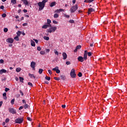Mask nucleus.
I'll use <instances>...</instances> for the list:
<instances>
[{
  "label": "nucleus",
  "mask_w": 127,
  "mask_h": 127,
  "mask_svg": "<svg viewBox=\"0 0 127 127\" xmlns=\"http://www.w3.org/2000/svg\"><path fill=\"white\" fill-rule=\"evenodd\" d=\"M35 65H36V64L34 62H32L31 63L30 66L31 68H32L33 70H35Z\"/></svg>",
  "instance_id": "9"
},
{
  "label": "nucleus",
  "mask_w": 127,
  "mask_h": 127,
  "mask_svg": "<svg viewBox=\"0 0 127 127\" xmlns=\"http://www.w3.org/2000/svg\"><path fill=\"white\" fill-rule=\"evenodd\" d=\"M94 1V0H85L84 1V2H86L88 3H90L91 2H93V1Z\"/></svg>",
  "instance_id": "19"
},
{
  "label": "nucleus",
  "mask_w": 127,
  "mask_h": 127,
  "mask_svg": "<svg viewBox=\"0 0 127 127\" xmlns=\"http://www.w3.org/2000/svg\"><path fill=\"white\" fill-rule=\"evenodd\" d=\"M44 39H45V40H49V37L44 36Z\"/></svg>",
  "instance_id": "37"
},
{
  "label": "nucleus",
  "mask_w": 127,
  "mask_h": 127,
  "mask_svg": "<svg viewBox=\"0 0 127 127\" xmlns=\"http://www.w3.org/2000/svg\"><path fill=\"white\" fill-rule=\"evenodd\" d=\"M28 76L31 79H32V78H34V79H35V76H34V74H33L29 73Z\"/></svg>",
  "instance_id": "18"
},
{
  "label": "nucleus",
  "mask_w": 127,
  "mask_h": 127,
  "mask_svg": "<svg viewBox=\"0 0 127 127\" xmlns=\"http://www.w3.org/2000/svg\"><path fill=\"white\" fill-rule=\"evenodd\" d=\"M8 111L11 114H12V115H14V114H16V110H15L13 108H9L8 109Z\"/></svg>",
  "instance_id": "6"
},
{
  "label": "nucleus",
  "mask_w": 127,
  "mask_h": 127,
  "mask_svg": "<svg viewBox=\"0 0 127 127\" xmlns=\"http://www.w3.org/2000/svg\"><path fill=\"white\" fill-rule=\"evenodd\" d=\"M77 75L78 77H82V72H79Z\"/></svg>",
  "instance_id": "48"
},
{
  "label": "nucleus",
  "mask_w": 127,
  "mask_h": 127,
  "mask_svg": "<svg viewBox=\"0 0 127 127\" xmlns=\"http://www.w3.org/2000/svg\"><path fill=\"white\" fill-rule=\"evenodd\" d=\"M28 105H27V104H25L24 105V108L25 110H26V109H28Z\"/></svg>",
  "instance_id": "31"
},
{
  "label": "nucleus",
  "mask_w": 127,
  "mask_h": 127,
  "mask_svg": "<svg viewBox=\"0 0 127 127\" xmlns=\"http://www.w3.org/2000/svg\"><path fill=\"white\" fill-rule=\"evenodd\" d=\"M6 16V14L5 13H3L2 14V17H5Z\"/></svg>",
  "instance_id": "53"
},
{
  "label": "nucleus",
  "mask_w": 127,
  "mask_h": 127,
  "mask_svg": "<svg viewBox=\"0 0 127 127\" xmlns=\"http://www.w3.org/2000/svg\"><path fill=\"white\" fill-rule=\"evenodd\" d=\"M3 73H6V70L4 69H1L0 70V74L1 75L2 74H3Z\"/></svg>",
  "instance_id": "17"
},
{
  "label": "nucleus",
  "mask_w": 127,
  "mask_h": 127,
  "mask_svg": "<svg viewBox=\"0 0 127 127\" xmlns=\"http://www.w3.org/2000/svg\"><path fill=\"white\" fill-rule=\"evenodd\" d=\"M40 54H41V55H44L45 54V52H44L43 51H41L40 52Z\"/></svg>",
  "instance_id": "36"
},
{
  "label": "nucleus",
  "mask_w": 127,
  "mask_h": 127,
  "mask_svg": "<svg viewBox=\"0 0 127 127\" xmlns=\"http://www.w3.org/2000/svg\"><path fill=\"white\" fill-rule=\"evenodd\" d=\"M11 2L12 3V4H16V0H11Z\"/></svg>",
  "instance_id": "29"
},
{
  "label": "nucleus",
  "mask_w": 127,
  "mask_h": 127,
  "mask_svg": "<svg viewBox=\"0 0 127 127\" xmlns=\"http://www.w3.org/2000/svg\"><path fill=\"white\" fill-rule=\"evenodd\" d=\"M48 27H51V24H46L43 25L42 27V28H43L44 29H46V28H48Z\"/></svg>",
  "instance_id": "11"
},
{
  "label": "nucleus",
  "mask_w": 127,
  "mask_h": 127,
  "mask_svg": "<svg viewBox=\"0 0 127 127\" xmlns=\"http://www.w3.org/2000/svg\"><path fill=\"white\" fill-rule=\"evenodd\" d=\"M23 12L26 13V12H27V10L24 9H23Z\"/></svg>",
  "instance_id": "63"
},
{
  "label": "nucleus",
  "mask_w": 127,
  "mask_h": 127,
  "mask_svg": "<svg viewBox=\"0 0 127 127\" xmlns=\"http://www.w3.org/2000/svg\"><path fill=\"white\" fill-rule=\"evenodd\" d=\"M15 124H22L23 123V118H18L15 120Z\"/></svg>",
  "instance_id": "3"
},
{
  "label": "nucleus",
  "mask_w": 127,
  "mask_h": 127,
  "mask_svg": "<svg viewBox=\"0 0 127 127\" xmlns=\"http://www.w3.org/2000/svg\"><path fill=\"white\" fill-rule=\"evenodd\" d=\"M60 76H61V79L62 80H64L66 79V76L65 75H61Z\"/></svg>",
  "instance_id": "21"
},
{
  "label": "nucleus",
  "mask_w": 127,
  "mask_h": 127,
  "mask_svg": "<svg viewBox=\"0 0 127 127\" xmlns=\"http://www.w3.org/2000/svg\"><path fill=\"white\" fill-rule=\"evenodd\" d=\"M53 71H56L57 74H59L60 73V69H59V67L56 66L55 68L52 69Z\"/></svg>",
  "instance_id": "8"
},
{
  "label": "nucleus",
  "mask_w": 127,
  "mask_h": 127,
  "mask_svg": "<svg viewBox=\"0 0 127 127\" xmlns=\"http://www.w3.org/2000/svg\"><path fill=\"white\" fill-rule=\"evenodd\" d=\"M87 55H88V56H89V57H91V56H92V53H91V52H88V53H87Z\"/></svg>",
  "instance_id": "45"
},
{
  "label": "nucleus",
  "mask_w": 127,
  "mask_h": 127,
  "mask_svg": "<svg viewBox=\"0 0 127 127\" xmlns=\"http://www.w3.org/2000/svg\"><path fill=\"white\" fill-rule=\"evenodd\" d=\"M63 57L64 60L67 59V54L66 53H63Z\"/></svg>",
  "instance_id": "16"
},
{
  "label": "nucleus",
  "mask_w": 127,
  "mask_h": 127,
  "mask_svg": "<svg viewBox=\"0 0 127 127\" xmlns=\"http://www.w3.org/2000/svg\"><path fill=\"white\" fill-rule=\"evenodd\" d=\"M62 107L63 109H64V108H66V105H63L62 106Z\"/></svg>",
  "instance_id": "60"
},
{
  "label": "nucleus",
  "mask_w": 127,
  "mask_h": 127,
  "mask_svg": "<svg viewBox=\"0 0 127 127\" xmlns=\"http://www.w3.org/2000/svg\"><path fill=\"white\" fill-rule=\"evenodd\" d=\"M37 50L38 51H41V48H40V47H37Z\"/></svg>",
  "instance_id": "54"
},
{
  "label": "nucleus",
  "mask_w": 127,
  "mask_h": 127,
  "mask_svg": "<svg viewBox=\"0 0 127 127\" xmlns=\"http://www.w3.org/2000/svg\"><path fill=\"white\" fill-rule=\"evenodd\" d=\"M19 93L21 94V96H23L24 94H23V92H22V91L19 90Z\"/></svg>",
  "instance_id": "49"
},
{
  "label": "nucleus",
  "mask_w": 127,
  "mask_h": 127,
  "mask_svg": "<svg viewBox=\"0 0 127 127\" xmlns=\"http://www.w3.org/2000/svg\"><path fill=\"white\" fill-rule=\"evenodd\" d=\"M66 65H70V64H71V62H66Z\"/></svg>",
  "instance_id": "56"
},
{
  "label": "nucleus",
  "mask_w": 127,
  "mask_h": 127,
  "mask_svg": "<svg viewBox=\"0 0 127 127\" xmlns=\"http://www.w3.org/2000/svg\"><path fill=\"white\" fill-rule=\"evenodd\" d=\"M42 72H43V69H42V68H40V69H39V73L40 74H42Z\"/></svg>",
  "instance_id": "32"
},
{
  "label": "nucleus",
  "mask_w": 127,
  "mask_h": 127,
  "mask_svg": "<svg viewBox=\"0 0 127 127\" xmlns=\"http://www.w3.org/2000/svg\"><path fill=\"white\" fill-rule=\"evenodd\" d=\"M16 71H17V72H20V71H21V68H20V67H18V68H17L16 69Z\"/></svg>",
  "instance_id": "30"
},
{
  "label": "nucleus",
  "mask_w": 127,
  "mask_h": 127,
  "mask_svg": "<svg viewBox=\"0 0 127 127\" xmlns=\"http://www.w3.org/2000/svg\"><path fill=\"white\" fill-rule=\"evenodd\" d=\"M19 78L20 82H21V83H23V80H24L23 77L20 76Z\"/></svg>",
  "instance_id": "27"
},
{
  "label": "nucleus",
  "mask_w": 127,
  "mask_h": 127,
  "mask_svg": "<svg viewBox=\"0 0 127 127\" xmlns=\"http://www.w3.org/2000/svg\"><path fill=\"white\" fill-rule=\"evenodd\" d=\"M83 59L85 60V61H86V60H87V54H84Z\"/></svg>",
  "instance_id": "28"
},
{
  "label": "nucleus",
  "mask_w": 127,
  "mask_h": 127,
  "mask_svg": "<svg viewBox=\"0 0 127 127\" xmlns=\"http://www.w3.org/2000/svg\"><path fill=\"white\" fill-rule=\"evenodd\" d=\"M23 26H27V23H25L23 24Z\"/></svg>",
  "instance_id": "58"
},
{
  "label": "nucleus",
  "mask_w": 127,
  "mask_h": 127,
  "mask_svg": "<svg viewBox=\"0 0 127 127\" xmlns=\"http://www.w3.org/2000/svg\"><path fill=\"white\" fill-rule=\"evenodd\" d=\"M68 22H69V23H75V21H74V20L73 19H70L68 21Z\"/></svg>",
  "instance_id": "33"
},
{
  "label": "nucleus",
  "mask_w": 127,
  "mask_h": 127,
  "mask_svg": "<svg viewBox=\"0 0 127 127\" xmlns=\"http://www.w3.org/2000/svg\"><path fill=\"white\" fill-rule=\"evenodd\" d=\"M28 85L29 86H30V87H33V85L32 84V83L31 82H28Z\"/></svg>",
  "instance_id": "44"
},
{
  "label": "nucleus",
  "mask_w": 127,
  "mask_h": 127,
  "mask_svg": "<svg viewBox=\"0 0 127 127\" xmlns=\"http://www.w3.org/2000/svg\"><path fill=\"white\" fill-rule=\"evenodd\" d=\"M64 17H66V18H70V15H67V14H64Z\"/></svg>",
  "instance_id": "38"
},
{
  "label": "nucleus",
  "mask_w": 127,
  "mask_h": 127,
  "mask_svg": "<svg viewBox=\"0 0 127 127\" xmlns=\"http://www.w3.org/2000/svg\"><path fill=\"white\" fill-rule=\"evenodd\" d=\"M27 119L28 121H29L30 122H31V121H32L31 118H30V117H27Z\"/></svg>",
  "instance_id": "55"
},
{
  "label": "nucleus",
  "mask_w": 127,
  "mask_h": 127,
  "mask_svg": "<svg viewBox=\"0 0 127 127\" xmlns=\"http://www.w3.org/2000/svg\"><path fill=\"white\" fill-rule=\"evenodd\" d=\"M22 109H23V106H20V107L19 108V111H20L21 110H22Z\"/></svg>",
  "instance_id": "59"
},
{
  "label": "nucleus",
  "mask_w": 127,
  "mask_h": 127,
  "mask_svg": "<svg viewBox=\"0 0 127 127\" xmlns=\"http://www.w3.org/2000/svg\"><path fill=\"white\" fill-rule=\"evenodd\" d=\"M31 46H33V47H35V42H34V41L31 40Z\"/></svg>",
  "instance_id": "23"
},
{
  "label": "nucleus",
  "mask_w": 127,
  "mask_h": 127,
  "mask_svg": "<svg viewBox=\"0 0 127 127\" xmlns=\"http://www.w3.org/2000/svg\"><path fill=\"white\" fill-rule=\"evenodd\" d=\"M55 54H56V55H59V53L58 52V51H56V50H55Z\"/></svg>",
  "instance_id": "42"
},
{
  "label": "nucleus",
  "mask_w": 127,
  "mask_h": 127,
  "mask_svg": "<svg viewBox=\"0 0 127 127\" xmlns=\"http://www.w3.org/2000/svg\"><path fill=\"white\" fill-rule=\"evenodd\" d=\"M54 18H58V17H59V14H58V13H55L54 15Z\"/></svg>",
  "instance_id": "26"
},
{
  "label": "nucleus",
  "mask_w": 127,
  "mask_h": 127,
  "mask_svg": "<svg viewBox=\"0 0 127 127\" xmlns=\"http://www.w3.org/2000/svg\"><path fill=\"white\" fill-rule=\"evenodd\" d=\"M70 75L71 78H76V73L75 72V69L74 68L71 69Z\"/></svg>",
  "instance_id": "4"
},
{
  "label": "nucleus",
  "mask_w": 127,
  "mask_h": 127,
  "mask_svg": "<svg viewBox=\"0 0 127 127\" xmlns=\"http://www.w3.org/2000/svg\"><path fill=\"white\" fill-rule=\"evenodd\" d=\"M53 23H54V24H58V22H57L56 20H53Z\"/></svg>",
  "instance_id": "47"
},
{
  "label": "nucleus",
  "mask_w": 127,
  "mask_h": 127,
  "mask_svg": "<svg viewBox=\"0 0 127 127\" xmlns=\"http://www.w3.org/2000/svg\"><path fill=\"white\" fill-rule=\"evenodd\" d=\"M54 79L56 81H59L60 80V77H54Z\"/></svg>",
  "instance_id": "35"
},
{
  "label": "nucleus",
  "mask_w": 127,
  "mask_h": 127,
  "mask_svg": "<svg viewBox=\"0 0 127 127\" xmlns=\"http://www.w3.org/2000/svg\"><path fill=\"white\" fill-rule=\"evenodd\" d=\"M45 79H46V80H47L48 81H50V77L46 76Z\"/></svg>",
  "instance_id": "43"
},
{
  "label": "nucleus",
  "mask_w": 127,
  "mask_h": 127,
  "mask_svg": "<svg viewBox=\"0 0 127 127\" xmlns=\"http://www.w3.org/2000/svg\"><path fill=\"white\" fill-rule=\"evenodd\" d=\"M51 20L49 19H47V24H51Z\"/></svg>",
  "instance_id": "34"
},
{
  "label": "nucleus",
  "mask_w": 127,
  "mask_h": 127,
  "mask_svg": "<svg viewBox=\"0 0 127 127\" xmlns=\"http://www.w3.org/2000/svg\"><path fill=\"white\" fill-rule=\"evenodd\" d=\"M95 12V9L93 8H89L88 10V14H91V12Z\"/></svg>",
  "instance_id": "10"
},
{
  "label": "nucleus",
  "mask_w": 127,
  "mask_h": 127,
  "mask_svg": "<svg viewBox=\"0 0 127 127\" xmlns=\"http://www.w3.org/2000/svg\"><path fill=\"white\" fill-rule=\"evenodd\" d=\"M1 106H2V101L0 102V108L1 107Z\"/></svg>",
  "instance_id": "64"
},
{
  "label": "nucleus",
  "mask_w": 127,
  "mask_h": 127,
  "mask_svg": "<svg viewBox=\"0 0 127 127\" xmlns=\"http://www.w3.org/2000/svg\"><path fill=\"white\" fill-rule=\"evenodd\" d=\"M22 102L24 103V104H26V101H25V100L23 99L22 100Z\"/></svg>",
  "instance_id": "62"
},
{
  "label": "nucleus",
  "mask_w": 127,
  "mask_h": 127,
  "mask_svg": "<svg viewBox=\"0 0 127 127\" xmlns=\"http://www.w3.org/2000/svg\"><path fill=\"white\" fill-rule=\"evenodd\" d=\"M18 37V36H16V37L14 38V40H16V41H19V38Z\"/></svg>",
  "instance_id": "25"
},
{
  "label": "nucleus",
  "mask_w": 127,
  "mask_h": 127,
  "mask_svg": "<svg viewBox=\"0 0 127 127\" xmlns=\"http://www.w3.org/2000/svg\"><path fill=\"white\" fill-rule=\"evenodd\" d=\"M2 96L4 100H6V99H7V97H6V93H3Z\"/></svg>",
  "instance_id": "22"
},
{
  "label": "nucleus",
  "mask_w": 127,
  "mask_h": 127,
  "mask_svg": "<svg viewBox=\"0 0 127 127\" xmlns=\"http://www.w3.org/2000/svg\"><path fill=\"white\" fill-rule=\"evenodd\" d=\"M10 90V89L9 88H7V87H6V88H5L4 91H5V92H7L8 91H9Z\"/></svg>",
  "instance_id": "46"
},
{
  "label": "nucleus",
  "mask_w": 127,
  "mask_h": 127,
  "mask_svg": "<svg viewBox=\"0 0 127 127\" xmlns=\"http://www.w3.org/2000/svg\"><path fill=\"white\" fill-rule=\"evenodd\" d=\"M33 40H34L35 42H36V43H38V40H37V39H33Z\"/></svg>",
  "instance_id": "61"
},
{
  "label": "nucleus",
  "mask_w": 127,
  "mask_h": 127,
  "mask_svg": "<svg viewBox=\"0 0 127 127\" xmlns=\"http://www.w3.org/2000/svg\"><path fill=\"white\" fill-rule=\"evenodd\" d=\"M48 71V72L49 73L50 75H52V71H51V70L49 69Z\"/></svg>",
  "instance_id": "52"
},
{
  "label": "nucleus",
  "mask_w": 127,
  "mask_h": 127,
  "mask_svg": "<svg viewBox=\"0 0 127 127\" xmlns=\"http://www.w3.org/2000/svg\"><path fill=\"white\" fill-rule=\"evenodd\" d=\"M13 41H14V40L13 38H9L6 39V42H7V43H13Z\"/></svg>",
  "instance_id": "7"
},
{
  "label": "nucleus",
  "mask_w": 127,
  "mask_h": 127,
  "mask_svg": "<svg viewBox=\"0 0 127 127\" xmlns=\"http://www.w3.org/2000/svg\"><path fill=\"white\" fill-rule=\"evenodd\" d=\"M0 9H3L4 8V6L3 5H1L0 6Z\"/></svg>",
  "instance_id": "57"
},
{
  "label": "nucleus",
  "mask_w": 127,
  "mask_h": 127,
  "mask_svg": "<svg viewBox=\"0 0 127 127\" xmlns=\"http://www.w3.org/2000/svg\"><path fill=\"white\" fill-rule=\"evenodd\" d=\"M5 122L6 123H8V122H9V119H8V118L6 119Z\"/></svg>",
  "instance_id": "50"
},
{
  "label": "nucleus",
  "mask_w": 127,
  "mask_h": 127,
  "mask_svg": "<svg viewBox=\"0 0 127 127\" xmlns=\"http://www.w3.org/2000/svg\"><path fill=\"white\" fill-rule=\"evenodd\" d=\"M77 60L79 61V62H84V60H85L82 56H79L77 58Z\"/></svg>",
  "instance_id": "12"
},
{
  "label": "nucleus",
  "mask_w": 127,
  "mask_h": 127,
  "mask_svg": "<svg viewBox=\"0 0 127 127\" xmlns=\"http://www.w3.org/2000/svg\"><path fill=\"white\" fill-rule=\"evenodd\" d=\"M21 1H23L24 4H25V5H29V2H28V0H21Z\"/></svg>",
  "instance_id": "14"
},
{
  "label": "nucleus",
  "mask_w": 127,
  "mask_h": 127,
  "mask_svg": "<svg viewBox=\"0 0 127 127\" xmlns=\"http://www.w3.org/2000/svg\"><path fill=\"white\" fill-rule=\"evenodd\" d=\"M41 2L43 4H45L46 2H47V0H43Z\"/></svg>",
  "instance_id": "41"
},
{
  "label": "nucleus",
  "mask_w": 127,
  "mask_h": 127,
  "mask_svg": "<svg viewBox=\"0 0 127 127\" xmlns=\"http://www.w3.org/2000/svg\"><path fill=\"white\" fill-rule=\"evenodd\" d=\"M16 36H18L19 37V36H20V34H21V32H20V31H18L17 32H16Z\"/></svg>",
  "instance_id": "24"
},
{
  "label": "nucleus",
  "mask_w": 127,
  "mask_h": 127,
  "mask_svg": "<svg viewBox=\"0 0 127 127\" xmlns=\"http://www.w3.org/2000/svg\"><path fill=\"white\" fill-rule=\"evenodd\" d=\"M78 9V4H75L73 6H72L71 8L70 9V12L71 13H73V12H75L76 10Z\"/></svg>",
  "instance_id": "2"
},
{
  "label": "nucleus",
  "mask_w": 127,
  "mask_h": 127,
  "mask_svg": "<svg viewBox=\"0 0 127 127\" xmlns=\"http://www.w3.org/2000/svg\"><path fill=\"white\" fill-rule=\"evenodd\" d=\"M3 31L4 32H7V31H8V29H7V28H4L3 29Z\"/></svg>",
  "instance_id": "40"
},
{
  "label": "nucleus",
  "mask_w": 127,
  "mask_h": 127,
  "mask_svg": "<svg viewBox=\"0 0 127 127\" xmlns=\"http://www.w3.org/2000/svg\"><path fill=\"white\" fill-rule=\"evenodd\" d=\"M14 101H15V99H13L11 100V104L12 105H14Z\"/></svg>",
  "instance_id": "39"
},
{
  "label": "nucleus",
  "mask_w": 127,
  "mask_h": 127,
  "mask_svg": "<svg viewBox=\"0 0 127 127\" xmlns=\"http://www.w3.org/2000/svg\"><path fill=\"white\" fill-rule=\"evenodd\" d=\"M82 48V46L78 45L76 47L75 49L74 50V52H77L78 51V49H81Z\"/></svg>",
  "instance_id": "13"
},
{
  "label": "nucleus",
  "mask_w": 127,
  "mask_h": 127,
  "mask_svg": "<svg viewBox=\"0 0 127 127\" xmlns=\"http://www.w3.org/2000/svg\"><path fill=\"white\" fill-rule=\"evenodd\" d=\"M55 5H56V1L52 2L50 4L51 7H53V6H55Z\"/></svg>",
  "instance_id": "20"
},
{
  "label": "nucleus",
  "mask_w": 127,
  "mask_h": 127,
  "mask_svg": "<svg viewBox=\"0 0 127 127\" xmlns=\"http://www.w3.org/2000/svg\"><path fill=\"white\" fill-rule=\"evenodd\" d=\"M38 4L39 6V10H42V9H43V8H44V6H45V4H43V3H42V2H39Z\"/></svg>",
  "instance_id": "5"
},
{
  "label": "nucleus",
  "mask_w": 127,
  "mask_h": 127,
  "mask_svg": "<svg viewBox=\"0 0 127 127\" xmlns=\"http://www.w3.org/2000/svg\"><path fill=\"white\" fill-rule=\"evenodd\" d=\"M3 62H4L3 60H2V59L0 60V64H2V63H3Z\"/></svg>",
  "instance_id": "51"
},
{
  "label": "nucleus",
  "mask_w": 127,
  "mask_h": 127,
  "mask_svg": "<svg viewBox=\"0 0 127 127\" xmlns=\"http://www.w3.org/2000/svg\"><path fill=\"white\" fill-rule=\"evenodd\" d=\"M50 28L48 29L47 31L49 33H52V32H55L56 31V29H57V27L56 26L55 27H52V25H51V27H49Z\"/></svg>",
  "instance_id": "1"
},
{
  "label": "nucleus",
  "mask_w": 127,
  "mask_h": 127,
  "mask_svg": "<svg viewBox=\"0 0 127 127\" xmlns=\"http://www.w3.org/2000/svg\"><path fill=\"white\" fill-rule=\"evenodd\" d=\"M61 11H64V9L60 8L59 9H57L55 11V12L56 13H60Z\"/></svg>",
  "instance_id": "15"
}]
</instances>
